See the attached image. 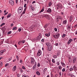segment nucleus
<instances>
[{"label":"nucleus","mask_w":77,"mask_h":77,"mask_svg":"<svg viewBox=\"0 0 77 77\" xmlns=\"http://www.w3.org/2000/svg\"><path fill=\"white\" fill-rule=\"evenodd\" d=\"M57 10H58L59 9H62L63 8L62 5L60 3H58L57 5Z\"/></svg>","instance_id":"f257e3e1"},{"label":"nucleus","mask_w":77,"mask_h":77,"mask_svg":"<svg viewBox=\"0 0 77 77\" xmlns=\"http://www.w3.org/2000/svg\"><path fill=\"white\" fill-rule=\"evenodd\" d=\"M23 11V8L22 7H20L19 8L18 10V13L19 14H21L22 12Z\"/></svg>","instance_id":"f03ea898"},{"label":"nucleus","mask_w":77,"mask_h":77,"mask_svg":"<svg viewBox=\"0 0 77 77\" xmlns=\"http://www.w3.org/2000/svg\"><path fill=\"white\" fill-rule=\"evenodd\" d=\"M43 17H45L47 20H50V15L47 14H46L43 16Z\"/></svg>","instance_id":"7ed1b4c3"},{"label":"nucleus","mask_w":77,"mask_h":77,"mask_svg":"<svg viewBox=\"0 0 77 77\" xmlns=\"http://www.w3.org/2000/svg\"><path fill=\"white\" fill-rule=\"evenodd\" d=\"M31 64H33V63H35V59L34 58L32 57H31Z\"/></svg>","instance_id":"20e7f679"},{"label":"nucleus","mask_w":77,"mask_h":77,"mask_svg":"<svg viewBox=\"0 0 77 77\" xmlns=\"http://www.w3.org/2000/svg\"><path fill=\"white\" fill-rule=\"evenodd\" d=\"M42 53V52H41V51L39 50H38L37 54V56L38 57H39V56H40L41 55Z\"/></svg>","instance_id":"39448f33"},{"label":"nucleus","mask_w":77,"mask_h":77,"mask_svg":"<svg viewBox=\"0 0 77 77\" xmlns=\"http://www.w3.org/2000/svg\"><path fill=\"white\" fill-rule=\"evenodd\" d=\"M9 3H10V5H11L12 6L14 5V2L13 0H10L9 1Z\"/></svg>","instance_id":"423d86ee"},{"label":"nucleus","mask_w":77,"mask_h":77,"mask_svg":"<svg viewBox=\"0 0 77 77\" xmlns=\"http://www.w3.org/2000/svg\"><path fill=\"white\" fill-rule=\"evenodd\" d=\"M47 12H48V13H51V12H52V11L51 10V9L50 8H48V10L46 11Z\"/></svg>","instance_id":"0eeeda50"},{"label":"nucleus","mask_w":77,"mask_h":77,"mask_svg":"<svg viewBox=\"0 0 77 77\" xmlns=\"http://www.w3.org/2000/svg\"><path fill=\"white\" fill-rule=\"evenodd\" d=\"M72 39L71 38L70 39L68 42H67L68 45H69V44L72 42Z\"/></svg>","instance_id":"6e6552de"},{"label":"nucleus","mask_w":77,"mask_h":77,"mask_svg":"<svg viewBox=\"0 0 77 77\" xmlns=\"http://www.w3.org/2000/svg\"><path fill=\"white\" fill-rule=\"evenodd\" d=\"M45 44L48 47H49V45H50V43L49 42V41H47L45 43Z\"/></svg>","instance_id":"1a4fd4ad"},{"label":"nucleus","mask_w":77,"mask_h":77,"mask_svg":"<svg viewBox=\"0 0 77 77\" xmlns=\"http://www.w3.org/2000/svg\"><path fill=\"white\" fill-rule=\"evenodd\" d=\"M53 37H54L55 39H58L59 38V37L57 36V34L55 35H54L53 36Z\"/></svg>","instance_id":"9d476101"},{"label":"nucleus","mask_w":77,"mask_h":77,"mask_svg":"<svg viewBox=\"0 0 77 77\" xmlns=\"http://www.w3.org/2000/svg\"><path fill=\"white\" fill-rule=\"evenodd\" d=\"M45 35L46 36H47V37H48V36H50V33L49 32L48 33L45 34Z\"/></svg>","instance_id":"9b49d317"},{"label":"nucleus","mask_w":77,"mask_h":77,"mask_svg":"<svg viewBox=\"0 0 77 77\" xmlns=\"http://www.w3.org/2000/svg\"><path fill=\"white\" fill-rule=\"evenodd\" d=\"M17 69V66H14L13 68V71H15Z\"/></svg>","instance_id":"f8f14e48"},{"label":"nucleus","mask_w":77,"mask_h":77,"mask_svg":"<svg viewBox=\"0 0 77 77\" xmlns=\"http://www.w3.org/2000/svg\"><path fill=\"white\" fill-rule=\"evenodd\" d=\"M75 61H76V58H74L73 60V63H75Z\"/></svg>","instance_id":"ddd939ff"},{"label":"nucleus","mask_w":77,"mask_h":77,"mask_svg":"<svg viewBox=\"0 0 77 77\" xmlns=\"http://www.w3.org/2000/svg\"><path fill=\"white\" fill-rule=\"evenodd\" d=\"M58 18L59 20H62V17L60 16H58Z\"/></svg>","instance_id":"4468645a"},{"label":"nucleus","mask_w":77,"mask_h":77,"mask_svg":"<svg viewBox=\"0 0 77 77\" xmlns=\"http://www.w3.org/2000/svg\"><path fill=\"white\" fill-rule=\"evenodd\" d=\"M61 64L62 66H63L64 67L65 66V63H63V62H61Z\"/></svg>","instance_id":"2eb2a0df"},{"label":"nucleus","mask_w":77,"mask_h":77,"mask_svg":"<svg viewBox=\"0 0 77 77\" xmlns=\"http://www.w3.org/2000/svg\"><path fill=\"white\" fill-rule=\"evenodd\" d=\"M36 74L37 75H41V74H40V73L39 71H37L36 72Z\"/></svg>","instance_id":"dca6fc26"},{"label":"nucleus","mask_w":77,"mask_h":77,"mask_svg":"<svg viewBox=\"0 0 77 77\" xmlns=\"http://www.w3.org/2000/svg\"><path fill=\"white\" fill-rule=\"evenodd\" d=\"M48 24H46L44 26V28H47V27H48Z\"/></svg>","instance_id":"f3484780"},{"label":"nucleus","mask_w":77,"mask_h":77,"mask_svg":"<svg viewBox=\"0 0 77 77\" xmlns=\"http://www.w3.org/2000/svg\"><path fill=\"white\" fill-rule=\"evenodd\" d=\"M41 39V36L39 35L38 37L36 38V40H39Z\"/></svg>","instance_id":"a211bd4d"},{"label":"nucleus","mask_w":77,"mask_h":77,"mask_svg":"<svg viewBox=\"0 0 77 77\" xmlns=\"http://www.w3.org/2000/svg\"><path fill=\"white\" fill-rule=\"evenodd\" d=\"M72 17H70L69 18V22H71L72 21Z\"/></svg>","instance_id":"6ab92c4d"},{"label":"nucleus","mask_w":77,"mask_h":77,"mask_svg":"<svg viewBox=\"0 0 77 77\" xmlns=\"http://www.w3.org/2000/svg\"><path fill=\"white\" fill-rule=\"evenodd\" d=\"M48 69L47 68H45L43 70V72L44 73H45V71H47Z\"/></svg>","instance_id":"aec40b11"},{"label":"nucleus","mask_w":77,"mask_h":77,"mask_svg":"<svg viewBox=\"0 0 77 77\" xmlns=\"http://www.w3.org/2000/svg\"><path fill=\"white\" fill-rule=\"evenodd\" d=\"M11 14H9L7 16V18H9V17H11Z\"/></svg>","instance_id":"412c9836"},{"label":"nucleus","mask_w":77,"mask_h":77,"mask_svg":"<svg viewBox=\"0 0 77 77\" xmlns=\"http://www.w3.org/2000/svg\"><path fill=\"white\" fill-rule=\"evenodd\" d=\"M66 22H67V21H66V20H64L63 22V24H66Z\"/></svg>","instance_id":"4be33fe9"},{"label":"nucleus","mask_w":77,"mask_h":77,"mask_svg":"<svg viewBox=\"0 0 77 77\" xmlns=\"http://www.w3.org/2000/svg\"><path fill=\"white\" fill-rule=\"evenodd\" d=\"M44 11V7H43V9L41 10V11L39 12V13H41V12H43V11Z\"/></svg>","instance_id":"5701e85b"},{"label":"nucleus","mask_w":77,"mask_h":77,"mask_svg":"<svg viewBox=\"0 0 77 77\" xmlns=\"http://www.w3.org/2000/svg\"><path fill=\"white\" fill-rule=\"evenodd\" d=\"M72 60L71 58H69V62H72Z\"/></svg>","instance_id":"b1692460"},{"label":"nucleus","mask_w":77,"mask_h":77,"mask_svg":"<svg viewBox=\"0 0 77 77\" xmlns=\"http://www.w3.org/2000/svg\"><path fill=\"white\" fill-rule=\"evenodd\" d=\"M52 5V3H51V2H50L49 3V6L50 7Z\"/></svg>","instance_id":"393cba45"},{"label":"nucleus","mask_w":77,"mask_h":77,"mask_svg":"<svg viewBox=\"0 0 77 77\" xmlns=\"http://www.w3.org/2000/svg\"><path fill=\"white\" fill-rule=\"evenodd\" d=\"M73 70H74V71H75V70H76V66H75V65H74L73 66Z\"/></svg>","instance_id":"a878e982"},{"label":"nucleus","mask_w":77,"mask_h":77,"mask_svg":"<svg viewBox=\"0 0 77 77\" xmlns=\"http://www.w3.org/2000/svg\"><path fill=\"white\" fill-rule=\"evenodd\" d=\"M22 69H24V70H26V67H25V66H22Z\"/></svg>","instance_id":"bb28decb"},{"label":"nucleus","mask_w":77,"mask_h":77,"mask_svg":"<svg viewBox=\"0 0 77 77\" xmlns=\"http://www.w3.org/2000/svg\"><path fill=\"white\" fill-rule=\"evenodd\" d=\"M71 26H69L67 28L68 30H70V29H71Z\"/></svg>","instance_id":"cd10ccee"},{"label":"nucleus","mask_w":77,"mask_h":77,"mask_svg":"<svg viewBox=\"0 0 77 77\" xmlns=\"http://www.w3.org/2000/svg\"><path fill=\"white\" fill-rule=\"evenodd\" d=\"M73 68H72V67H71L69 69V71H73Z\"/></svg>","instance_id":"c85d7f7f"},{"label":"nucleus","mask_w":77,"mask_h":77,"mask_svg":"<svg viewBox=\"0 0 77 77\" xmlns=\"http://www.w3.org/2000/svg\"><path fill=\"white\" fill-rule=\"evenodd\" d=\"M24 48H26V50H28V46H25Z\"/></svg>","instance_id":"c756f323"},{"label":"nucleus","mask_w":77,"mask_h":77,"mask_svg":"<svg viewBox=\"0 0 77 77\" xmlns=\"http://www.w3.org/2000/svg\"><path fill=\"white\" fill-rule=\"evenodd\" d=\"M51 49L52 48H49V47H48V51H50L51 50Z\"/></svg>","instance_id":"7c9ffc66"},{"label":"nucleus","mask_w":77,"mask_h":77,"mask_svg":"<svg viewBox=\"0 0 77 77\" xmlns=\"http://www.w3.org/2000/svg\"><path fill=\"white\" fill-rule=\"evenodd\" d=\"M11 33H12V32L11 31H10L8 32V35H9V34H11Z\"/></svg>","instance_id":"2f4dec72"},{"label":"nucleus","mask_w":77,"mask_h":77,"mask_svg":"<svg viewBox=\"0 0 77 77\" xmlns=\"http://www.w3.org/2000/svg\"><path fill=\"white\" fill-rule=\"evenodd\" d=\"M0 53L1 54H2L3 53V50H1L0 51Z\"/></svg>","instance_id":"473e14b6"},{"label":"nucleus","mask_w":77,"mask_h":77,"mask_svg":"<svg viewBox=\"0 0 77 77\" xmlns=\"http://www.w3.org/2000/svg\"><path fill=\"white\" fill-rule=\"evenodd\" d=\"M66 36V35L65 34H63V35H62V38H65V36Z\"/></svg>","instance_id":"72a5a7b5"},{"label":"nucleus","mask_w":77,"mask_h":77,"mask_svg":"<svg viewBox=\"0 0 77 77\" xmlns=\"http://www.w3.org/2000/svg\"><path fill=\"white\" fill-rule=\"evenodd\" d=\"M41 66V65H40V63H38L37 64V66L38 67H39V66Z\"/></svg>","instance_id":"f704fd0d"},{"label":"nucleus","mask_w":77,"mask_h":77,"mask_svg":"<svg viewBox=\"0 0 77 77\" xmlns=\"http://www.w3.org/2000/svg\"><path fill=\"white\" fill-rule=\"evenodd\" d=\"M59 18H58V16L57 17V18L56 19V21L57 22H59Z\"/></svg>","instance_id":"c9c22d12"},{"label":"nucleus","mask_w":77,"mask_h":77,"mask_svg":"<svg viewBox=\"0 0 77 77\" xmlns=\"http://www.w3.org/2000/svg\"><path fill=\"white\" fill-rule=\"evenodd\" d=\"M22 77H29V76H26V75H23V76Z\"/></svg>","instance_id":"e433bc0d"},{"label":"nucleus","mask_w":77,"mask_h":77,"mask_svg":"<svg viewBox=\"0 0 77 77\" xmlns=\"http://www.w3.org/2000/svg\"><path fill=\"white\" fill-rule=\"evenodd\" d=\"M44 41H45V39L44 38H43L42 40V42H44Z\"/></svg>","instance_id":"4c0bfd02"},{"label":"nucleus","mask_w":77,"mask_h":77,"mask_svg":"<svg viewBox=\"0 0 77 77\" xmlns=\"http://www.w3.org/2000/svg\"><path fill=\"white\" fill-rule=\"evenodd\" d=\"M5 23H2L1 25L0 26L1 27H2L3 26H4V25H5Z\"/></svg>","instance_id":"58836bf2"},{"label":"nucleus","mask_w":77,"mask_h":77,"mask_svg":"<svg viewBox=\"0 0 77 77\" xmlns=\"http://www.w3.org/2000/svg\"><path fill=\"white\" fill-rule=\"evenodd\" d=\"M62 71H63V72H65V69L64 68L63 69H62Z\"/></svg>","instance_id":"ea45409f"},{"label":"nucleus","mask_w":77,"mask_h":77,"mask_svg":"<svg viewBox=\"0 0 77 77\" xmlns=\"http://www.w3.org/2000/svg\"><path fill=\"white\" fill-rule=\"evenodd\" d=\"M58 68L59 69H62V66H60Z\"/></svg>","instance_id":"a19ab883"},{"label":"nucleus","mask_w":77,"mask_h":77,"mask_svg":"<svg viewBox=\"0 0 77 77\" xmlns=\"http://www.w3.org/2000/svg\"><path fill=\"white\" fill-rule=\"evenodd\" d=\"M52 62L53 63H55V61H54V59H52Z\"/></svg>","instance_id":"79ce46f5"},{"label":"nucleus","mask_w":77,"mask_h":77,"mask_svg":"<svg viewBox=\"0 0 77 77\" xmlns=\"http://www.w3.org/2000/svg\"><path fill=\"white\" fill-rule=\"evenodd\" d=\"M13 30H17V27H15L13 28Z\"/></svg>","instance_id":"37998d69"},{"label":"nucleus","mask_w":77,"mask_h":77,"mask_svg":"<svg viewBox=\"0 0 77 77\" xmlns=\"http://www.w3.org/2000/svg\"><path fill=\"white\" fill-rule=\"evenodd\" d=\"M17 77H20V75L19 74H17Z\"/></svg>","instance_id":"c03bdc74"},{"label":"nucleus","mask_w":77,"mask_h":77,"mask_svg":"<svg viewBox=\"0 0 77 77\" xmlns=\"http://www.w3.org/2000/svg\"><path fill=\"white\" fill-rule=\"evenodd\" d=\"M54 58L55 59H56V58H57V56L56 55H54L53 56Z\"/></svg>","instance_id":"a18cd8bd"},{"label":"nucleus","mask_w":77,"mask_h":77,"mask_svg":"<svg viewBox=\"0 0 77 77\" xmlns=\"http://www.w3.org/2000/svg\"><path fill=\"white\" fill-rule=\"evenodd\" d=\"M9 65V64L8 63H7L6 64H5V67H6V66H8V65Z\"/></svg>","instance_id":"49530a36"},{"label":"nucleus","mask_w":77,"mask_h":77,"mask_svg":"<svg viewBox=\"0 0 77 77\" xmlns=\"http://www.w3.org/2000/svg\"><path fill=\"white\" fill-rule=\"evenodd\" d=\"M26 9H27V7H26L24 9V12H26Z\"/></svg>","instance_id":"de8ad7c7"},{"label":"nucleus","mask_w":77,"mask_h":77,"mask_svg":"<svg viewBox=\"0 0 77 77\" xmlns=\"http://www.w3.org/2000/svg\"><path fill=\"white\" fill-rule=\"evenodd\" d=\"M74 28H75V29H76V28H77V24H76L74 26Z\"/></svg>","instance_id":"09e8293b"},{"label":"nucleus","mask_w":77,"mask_h":77,"mask_svg":"<svg viewBox=\"0 0 77 77\" xmlns=\"http://www.w3.org/2000/svg\"><path fill=\"white\" fill-rule=\"evenodd\" d=\"M20 72H22V73H23V69H22V68H21L20 69Z\"/></svg>","instance_id":"8fccbe9b"},{"label":"nucleus","mask_w":77,"mask_h":77,"mask_svg":"<svg viewBox=\"0 0 77 77\" xmlns=\"http://www.w3.org/2000/svg\"><path fill=\"white\" fill-rule=\"evenodd\" d=\"M49 48H52V46H51V45H49Z\"/></svg>","instance_id":"3c124183"},{"label":"nucleus","mask_w":77,"mask_h":77,"mask_svg":"<svg viewBox=\"0 0 77 77\" xmlns=\"http://www.w3.org/2000/svg\"><path fill=\"white\" fill-rule=\"evenodd\" d=\"M26 6H27V4H25L24 5V8H27V7H26Z\"/></svg>","instance_id":"603ef678"},{"label":"nucleus","mask_w":77,"mask_h":77,"mask_svg":"<svg viewBox=\"0 0 77 77\" xmlns=\"http://www.w3.org/2000/svg\"><path fill=\"white\" fill-rule=\"evenodd\" d=\"M54 30H55V32H57V28H54Z\"/></svg>","instance_id":"864d4df0"},{"label":"nucleus","mask_w":77,"mask_h":77,"mask_svg":"<svg viewBox=\"0 0 77 77\" xmlns=\"http://www.w3.org/2000/svg\"><path fill=\"white\" fill-rule=\"evenodd\" d=\"M21 42H22V43H23V44H24V43L25 42V41L24 40L22 41H21Z\"/></svg>","instance_id":"5fc2aeb1"},{"label":"nucleus","mask_w":77,"mask_h":77,"mask_svg":"<svg viewBox=\"0 0 77 77\" xmlns=\"http://www.w3.org/2000/svg\"><path fill=\"white\" fill-rule=\"evenodd\" d=\"M72 74H71L70 73H69L68 74V75H69V76H71H71L72 75Z\"/></svg>","instance_id":"6e6d98bb"},{"label":"nucleus","mask_w":77,"mask_h":77,"mask_svg":"<svg viewBox=\"0 0 77 77\" xmlns=\"http://www.w3.org/2000/svg\"><path fill=\"white\" fill-rule=\"evenodd\" d=\"M36 3V2L35 1H34L32 2V4H34V3Z\"/></svg>","instance_id":"4d7b16f0"},{"label":"nucleus","mask_w":77,"mask_h":77,"mask_svg":"<svg viewBox=\"0 0 77 77\" xmlns=\"http://www.w3.org/2000/svg\"><path fill=\"white\" fill-rule=\"evenodd\" d=\"M31 9L32 11H34L35 10V8L33 7H32L31 8Z\"/></svg>","instance_id":"13d9d810"},{"label":"nucleus","mask_w":77,"mask_h":77,"mask_svg":"<svg viewBox=\"0 0 77 77\" xmlns=\"http://www.w3.org/2000/svg\"><path fill=\"white\" fill-rule=\"evenodd\" d=\"M57 65H59L60 64V63H59V62H57Z\"/></svg>","instance_id":"bf43d9fd"},{"label":"nucleus","mask_w":77,"mask_h":77,"mask_svg":"<svg viewBox=\"0 0 77 77\" xmlns=\"http://www.w3.org/2000/svg\"><path fill=\"white\" fill-rule=\"evenodd\" d=\"M16 0V3L17 4H18V0Z\"/></svg>","instance_id":"052dcab7"},{"label":"nucleus","mask_w":77,"mask_h":77,"mask_svg":"<svg viewBox=\"0 0 77 77\" xmlns=\"http://www.w3.org/2000/svg\"><path fill=\"white\" fill-rule=\"evenodd\" d=\"M57 36H58V37H59V36H60V34L59 33H58L57 34Z\"/></svg>","instance_id":"680f3d73"},{"label":"nucleus","mask_w":77,"mask_h":77,"mask_svg":"<svg viewBox=\"0 0 77 77\" xmlns=\"http://www.w3.org/2000/svg\"><path fill=\"white\" fill-rule=\"evenodd\" d=\"M0 66H3V63L2 62L0 63Z\"/></svg>","instance_id":"e2e57ef3"},{"label":"nucleus","mask_w":77,"mask_h":77,"mask_svg":"<svg viewBox=\"0 0 77 77\" xmlns=\"http://www.w3.org/2000/svg\"><path fill=\"white\" fill-rule=\"evenodd\" d=\"M59 45V44H58V43H56L55 44V45L56 46H57V45Z\"/></svg>","instance_id":"0e129e2a"},{"label":"nucleus","mask_w":77,"mask_h":77,"mask_svg":"<svg viewBox=\"0 0 77 77\" xmlns=\"http://www.w3.org/2000/svg\"><path fill=\"white\" fill-rule=\"evenodd\" d=\"M8 60L9 61H10V60H12V58H10L8 59Z\"/></svg>","instance_id":"69168bd1"},{"label":"nucleus","mask_w":77,"mask_h":77,"mask_svg":"<svg viewBox=\"0 0 77 77\" xmlns=\"http://www.w3.org/2000/svg\"><path fill=\"white\" fill-rule=\"evenodd\" d=\"M23 62V60H20V63H22Z\"/></svg>","instance_id":"338daca9"},{"label":"nucleus","mask_w":77,"mask_h":77,"mask_svg":"<svg viewBox=\"0 0 77 77\" xmlns=\"http://www.w3.org/2000/svg\"><path fill=\"white\" fill-rule=\"evenodd\" d=\"M21 29H19V32H21Z\"/></svg>","instance_id":"774afa93"}]
</instances>
